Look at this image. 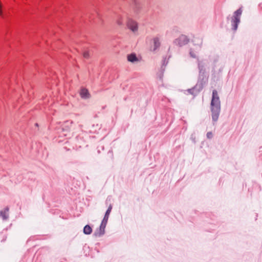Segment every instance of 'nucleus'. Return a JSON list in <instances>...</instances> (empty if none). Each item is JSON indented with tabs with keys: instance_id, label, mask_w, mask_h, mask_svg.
Masks as SVG:
<instances>
[{
	"instance_id": "0eeeda50",
	"label": "nucleus",
	"mask_w": 262,
	"mask_h": 262,
	"mask_svg": "<svg viewBox=\"0 0 262 262\" xmlns=\"http://www.w3.org/2000/svg\"><path fill=\"white\" fill-rule=\"evenodd\" d=\"M106 226L101 224L99 228H97L94 232L93 236L95 237H101L105 233V228Z\"/></svg>"
},
{
	"instance_id": "39448f33",
	"label": "nucleus",
	"mask_w": 262,
	"mask_h": 262,
	"mask_svg": "<svg viewBox=\"0 0 262 262\" xmlns=\"http://www.w3.org/2000/svg\"><path fill=\"white\" fill-rule=\"evenodd\" d=\"M189 41V39L186 35H182L179 38L176 39L173 43L179 47H182L187 44Z\"/></svg>"
},
{
	"instance_id": "f3484780",
	"label": "nucleus",
	"mask_w": 262,
	"mask_h": 262,
	"mask_svg": "<svg viewBox=\"0 0 262 262\" xmlns=\"http://www.w3.org/2000/svg\"><path fill=\"white\" fill-rule=\"evenodd\" d=\"M189 55L190 56L192 57V58H198L197 57V56H196L195 54L194 53V52H193L192 49H190V51H189Z\"/></svg>"
},
{
	"instance_id": "aec40b11",
	"label": "nucleus",
	"mask_w": 262,
	"mask_h": 262,
	"mask_svg": "<svg viewBox=\"0 0 262 262\" xmlns=\"http://www.w3.org/2000/svg\"><path fill=\"white\" fill-rule=\"evenodd\" d=\"M206 137L208 139H211L213 138V134L211 132H209L206 134Z\"/></svg>"
},
{
	"instance_id": "4468645a",
	"label": "nucleus",
	"mask_w": 262,
	"mask_h": 262,
	"mask_svg": "<svg viewBox=\"0 0 262 262\" xmlns=\"http://www.w3.org/2000/svg\"><path fill=\"white\" fill-rule=\"evenodd\" d=\"M93 231L92 227L89 225H86L83 229V232L84 234L89 235L92 233Z\"/></svg>"
},
{
	"instance_id": "393cba45",
	"label": "nucleus",
	"mask_w": 262,
	"mask_h": 262,
	"mask_svg": "<svg viewBox=\"0 0 262 262\" xmlns=\"http://www.w3.org/2000/svg\"><path fill=\"white\" fill-rule=\"evenodd\" d=\"M35 125H36V126H38V123H36V124H35Z\"/></svg>"
},
{
	"instance_id": "f8f14e48",
	"label": "nucleus",
	"mask_w": 262,
	"mask_h": 262,
	"mask_svg": "<svg viewBox=\"0 0 262 262\" xmlns=\"http://www.w3.org/2000/svg\"><path fill=\"white\" fill-rule=\"evenodd\" d=\"M80 95L83 99H87L90 98L91 95L89 91L85 88H82L80 90Z\"/></svg>"
},
{
	"instance_id": "6ab92c4d",
	"label": "nucleus",
	"mask_w": 262,
	"mask_h": 262,
	"mask_svg": "<svg viewBox=\"0 0 262 262\" xmlns=\"http://www.w3.org/2000/svg\"><path fill=\"white\" fill-rule=\"evenodd\" d=\"M83 56L85 58H89L90 57L89 53L87 51H85L83 53Z\"/></svg>"
},
{
	"instance_id": "9b49d317",
	"label": "nucleus",
	"mask_w": 262,
	"mask_h": 262,
	"mask_svg": "<svg viewBox=\"0 0 262 262\" xmlns=\"http://www.w3.org/2000/svg\"><path fill=\"white\" fill-rule=\"evenodd\" d=\"M9 208L8 206L6 207L3 210L0 211V216L3 220L6 221L9 218L8 212Z\"/></svg>"
},
{
	"instance_id": "2eb2a0df",
	"label": "nucleus",
	"mask_w": 262,
	"mask_h": 262,
	"mask_svg": "<svg viewBox=\"0 0 262 262\" xmlns=\"http://www.w3.org/2000/svg\"><path fill=\"white\" fill-rule=\"evenodd\" d=\"M108 158V160H110L111 161H113L114 160V155H113V151L112 150H110L108 152H107V155Z\"/></svg>"
},
{
	"instance_id": "9d476101",
	"label": "nucleus",
	"mask_w": 262,
	"mask_h": 262,
	"mask_svg": "<svg viewBox=\"0 0 262 262\" xmlns=\"http://www.w3.org/2000/svg\"><path fill=\"white\" fill-rule=\"evenodd\" d=\"M127 26L132 31L135 32L138 30V25L136 21L129 19L127 23Z\"/></svg>"
},
{
	"instance_id": "6e6552de",
	"label": "nucleus",
	"mask_w": 262,
	"mask_h": 262,
	"mask_svg": "<svg viewBox=\"0 0 262 262\" xmlns=\"http://www.w3.org/2000/svg\"><path fill=\"white\" fill-rule=\"evenodd\" d=\"M112 208H113L112 205L110 204L105 213L104 216L103 217V219L101 224L106 226V224H107V221L108 220L109 215L112 211Z\"/></svg>"
},
{
	"instance_id": "1a4fd4ad",
	"label": "nucleus",
	"mask_w": 262,
	"mask_h": 262,
	"mask_svg": "<svg viewBox=\"0 0 262 262\" xmlns=\"http://www.w3.org/2000/svg\"><path fill=\"white\" fill-rule=\"evenodd\" d=\"M75 142V147L77 149L78 148L82 147V146H87V145H85V143L83 141L82 138L80 136H77L76 137Z\"/></svg>"
},
{
	"instance_id": "5701e85b",
	"label": "nucleus",
	"mask_w": 262,
	"mask_h": 262,
	"mask_svg": "<svg viewBox=\"0 0 262 262\" xmlns=\"http://www.w3.org/2000/svg\"><path fill=\"white\" fill-rule=\"evenodd\" d=\"M118 24L119 25H122V23H121L120 21L118 20Z\"/></svg>"
},
{
	"instance_id": "b1692460",
	"label": "nucleus",
	"mask_w": 262,
	"mask_h": 262,
	"mask_svg": "<svg viewBox=\"0 0 262 262\" xmlns=\"http://www.w3.org/2000/svg\"><path fill=\"white\" fill-rule=\"evenodd\" d=\"M202 45V42H201V44L199 45V49L201 48Z\"/></svg>"
},
{
	"instance_id": "423d86ee",
	"label": "nucleus",
	"mask_w": 262,
	"mask_h": 262,
	"mask_svg": "<svg viewBox=\"0 0 262 262\" xmlns=\"http://www.w3.org/2000/svg\"><path fill=\"white\" fill-rule=\"evenodd\" d=\"M152 45L150 46V50L152 52H156L161 46L160 39L158 37H154L152 40Z\"/></svg>"
},
{
	"instance_id": "f257e3e1",
	"label": "nucleus",
	"mask_w": 262,
	"mask_h": 262,
	"mask_svg": "<svg viewBox=\"0 0 262 262\" xmlns=\"http://www.w3.org/2000/svg\"><path fill=\"white\" fill-rule=\"evenodd\" d=\"M210 110L212 120L213 122H216L218 120L221 112V101L216 90H214L212 91Z\"/></svg>"
},
{
	"instance_id": "4be33fe9",
	"label": "nucleus",
	"mask_w": 262,
	"mask_h": 262,
	"mask_svg": "<svg viewBox=\"0 0 262 262\" xmlns=\"http://www.w3.org/2000/svg\"><path fill=\"white\" fill-rule=\"evenodd\" d=\"M165 70V67L161 66L159 72L164 73Z\"/></svg>"
},
{
	"instance_id": "ddd939ff",
	"label": "nucleus",
	"mask_w": 262,
	"mask_h": 262,
	"mask_svg": "<svg viewBox=\"0 0 262 262\" xmlns=\"http://www.w3.org/2000/svg\"><path fill=\"white\" fill-rule=\"evenodd\" d=\"M127 60L131 62H135L138 60V58L135 53H131L127 55Z\"/></svg>"
},
{
	"instance_id": "20e7f679",
	"label": "nucleus",
	"mask_w": 262,
	"mask_h": 262,
	"mask_svg": "<svg viewBox=\"0 0 262 262\" xmlns=\"http://www.w3.org/2000/svg\"><path fill=\"white\" fill-rule=\"evenodd\" d=\"M204 85L197 81L196 84L191 89L187 90L188 93L194 96H196L204 88Z\"/></svg>"
},
{
	"instance_id": "7ed1b4c3",
	"label": "nucleus",
	"mask_w": 262,
	"mask_h": 262,
	"mask_svg": "<svg viewBox=\"0 0 262 262\" xmlns=\"http://www.w3.org/2000/svg\"><path fill=\"white\" fill-rule=\"evenodd\" d=\"M242 12V7H240L234 12L233 16L231 17V29L234 32L236 31L237 30L238 25L241 22V16Z\"/></svg>"
},
{
	"instance_id": "412c9836",
	"label": "nucleus",
	"mask_w": 262,
	"mask_h": 262,
	"mask_svg": "<svg viewBox=\"0 0 262 262\" xmlns=\"http://www.w3.org/2000/svg\"><path fill=\"white\" fill-rule=\"evenodd\" d=\"M168 63V60H166V57L163 58L162 60V64L161 66L166 67Z\"/></svg>"
},
{
	"instance_id": "a211bd4d",
	"label": "nucleus",
	"mask_w": 262,
	"mask_h": 262,
	"mask_svg": "<svg viewBox=\"0 0 262 262\" xmlns=\"http://www.w3.org/2000/svg\"><path fill=\"white\" fill-rule=\"evenodd\" d=\"M163 75H164V73H162L159 72L157 74L158 78L161 81H162V80H163Z\"/></svg>"
},
{
	"instance_id": "f03ea898",
	"label": "nucleus",
	"mask_w": 262,
	"mask_h": 262,
	"mask_svg": "<svg viewBox=\"0 0 262 262\" xmlns=\"http://www.w3.org/2000/svg\"><path fill=\"white\" fill-rule=\"evenodd\" d=\"M199 75L197 81L204 86L207 85L208 81L209 73L207 71L208 64L206 60H200L197 59Z\"/></svg>"
},
{
	"instance_id": "dca6fc26",
	"label": "nucleus",
	"mask_w": 262,
	"mask_h": 262,
	"mask_svg": "<svg viewBox=\"0 0 262 262\" xmlns=\"http://www.w3.org/2000/svg\"><path fill=\"white\" fill-rule=\"evenodd\" d=\"M133 4L135 5L136 11H138L140 9V7L136 0H131Z\"/></svg>"
}]
</instances>
